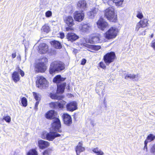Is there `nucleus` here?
<instances>
[{
    "mask_svg": "<svg viewBox=\"0 0 155 155\" xmlns=\"http://www.w3.org/2000/svg\"><path fill=\"white\" fill-rule=\"evenodd\" d=\"M12 58H15L16 54V52H15L14 53H13L12 54Z\"/></svg>",
    "mask_w": 155,
    "mask_h": 155,
    "instance_id": "864d4df0",
    "label": "nucleus"
},
{
    "mask_svg": "<svg viewBox=\"0 0 155 155\" xmlns=\"http://www.w3.org/2000/svg\"><path fill=\"white\" fill-rule=\"evenodd\" d=\"M60 37L61 38H63L64 37V34L63 33H60Z\"/></svg>",
    "mask_w": 155,
    "mask_h": 155,
    "instance_id": "603ef678",
    "label": "nucleus"
},
{
    "mask_svg": "<svg viewBox=\"0 0 155 155\" xmlns=\"http://www.w3.org/2000/svg\"><path fill=\"white\" fill-rule=\"evenodd\" d=\"M97 11L98 9L94 8L91 11L88 12L87 15L90 18H92L97 14Z\"/></svg>",
    "mask_w": 155,
    "mask_h": 155,
    "instance_id": "cd10ccee",
    "label": "nucleus"
},
{
    "mask_svg": "<svg viewBox=\"0 0 155 155\" xmlns=\"http://www.w3.org/2000/svg\"><path fill=\"white\" fill-rule=\"evenodd\" d=\"M104 16L111 22H116L117 20V15L115 14L114 9L112 7L108 8L105 10Z\"/></svg>",
    "mask_w": 155,
    "mask_h": 155,
    "instance_id": "20e7f679",
    "label": "nucleus"
},
{
    "mask_svg": "<svg viewBox=\"0 0 155 155\" xmlns=\"http://www.w3.org/2000/svg\"><path fill=\"white\" fill-rule=\"evenodd\" d=\"M38 145L40 149H43L48 147L50 146V143L47 141L40 140L38 141Z\"/></svg>",
    "mask_w": 155,
    "mask_h": 155,
    "instance_id": "a211bd4d",
    "label": "nucleus"
},
{
    "mask_svg": "<svg viewBox=\"0 0 155 155\" xmlns=\"http://www.w3.org/2000/svg\"><path fill=\"white\" fill-rule=\"evenodd\" d=\"M91 48L94 50L97 51L101 48V47L99 45H91Z\"/></svg>",
    "mask_w": 155,
    "mask_h": 155,
    "instance_id": "ea45409f",
    "label": "nucleus"
},
{
    "mask_svg": "<svg viewBox=\"0 0 155 155\" xmlns=\"http://www.w3.org/2000/svg\"><path fill=\"white\" fill-rule=\"evenodd\" d=\"M146 30H145V32L146 31Z\"/></svg>",
    "mask_w": 155,
    "mask_h": 155,
    "instance_id": "bf43d9fd",
    "label": "nucleus"
},
{
    "mask_svg": "<svg viewBox=\"0 0 155 155\" xmlns=\"http://www.w3.org/2000/svg\"><path fill=\"white\" fill-rule=\"evenodd\" d=\"M83 144L81 141L79 142L75 148V151L77 155H80L81 153L84 151L85 150L84 147H82Z\"/></svg>",
    "mask_w": 155,
    "mask_h": 155,
    "instance_id": "412c9836",
    "label": "nucleus"
},
{
    "mask_svg": "<svg viewBox=\"0 0 155 155\" xmlns=\"http://www.w3.org/2000/svg\"><path fill=\"white\" fill-rule=\"evenodd\" d=\"M136 75L128 73L126 75L125 78V79H128V78L134 79L136 78Z\"/></svg>",
    "mask_w": 155,
    "mask_h": 155,
    "instance_id": "c9c22d12",
    "label": "nucleus"
},
{
    "mask_svg": "<svg viewBox=\"0 0 155 155\" xmlns=\"http://www.w3.org/2000/svg\"><path fill=\"white\" fill-rule=\"evenodd\" d=\"M96 87H101V89H103V90L102 91L101 94L102 95H103L105 92V90L104 89L105 86L103 82L102 81H99L97 82L96 84Z\"/></svg>",
    "mask_w": 155,
    "mask_h": 155,
    "instance_id": "c85d7f7f",
    "label": "nucleus"
},
{
    "mask_svg": "<svg viewBox=\"0 0 155 155\" xmlns=\"http://www.w3.org/2000/svg\"><path fill=\"white\" fill-rule=\"evenodd\" d=\"M116 58L115 53L113 51L108 52L103 57V59L107 65L113 62Z\"/></svg>",
    "mask_w": 155,
    "mask_h": 155,
    "instance_id": "39448f33",
    "label": "nucleus"
},
{
    "mask_svg": "<svg viewBox=\"0 0 155 155\" xmlns=\"http://www.w3.org/2000/svg\"><path fill=\"white\" fill-rule=\"evenodd\" d=\"M92 151L94 153H96L97 155H103L104 153L100 150H99L98 148L96 147L95 148H93Z\"/></svg>",
    "mask_w": 155,
    "mask_h": 155,
    "instance_id": "7c9ffc66",
    "label": "nucleus"
},
{
    "mask_svg": "<svg viewBox=\"0 0 155 155\" xmlns=\"http://www.w3.org/2000/svg\"><path fill=\"white\" fill-rule=\"evenodd\" d=\"M39 101H37L35 103V109L36 110H38V106L39 104Z\"/></svg>",
    "mask_w": 155,
    "mask_h": 155,
    "instance_id": "09e8293b",
    "label": "nucleus"
},
{
    "mask_svg": "<svg viewBox=\"0 0 155 155\" xmlns=\"http://www.w3.org/2000/svg\"><path fill=\"white\" fill-rule=\"evenodd\" d=\"M74 18L77 21H81L84 17V14L82 12H80L78 11H76L74 14Z\"/></svg>",
    "mask_w": 155,
    "mask_h": 155,
    "instance_id": "6ab92c4d",
    "label": "nucleus"
},
{
    "mask_svg": "<svg viewBox=\"0 0 155 155\" xmlns=\"http://www.w3.org/2000/svg\"><path fill=\"white\" fill-rule=\"evenodd\" d=\"M149 142V140H147V138L144 142V145H147V144L148 142Z\"/></svg>",
    "mask_w": 155,
    "mask_h": 155,
    "instance_id": "6e6d98bb",
    "label": "nucleus"
},
{
    "mask_svg": "<svg viewBox=\"0 0 155 155\" xmlns=\"http://www.w3.org/2000/svg\"><path fill=\"white\" fill-rule=\"evenodd\" d=\"M97 11L98 9L94 8L91 11L88 12L87 15L90 18H92L97 14Z\"/></svg>",
    "mask_w": 155,
    "mask_h": 155,
    "instance_id": "bb28decb",
    "label": "nucleus"
},
{
    "mask_svg": "<svg viewBox=\"0 0 155 155\" xmlns=\"http://www.w3.org/2000/svg\"><path fill=\"white\" fill-rule=\"evenodd\" d=\"M63 136L62 134H60L55 131H51L49 133L46 131L43 132L41 135L42 139L48 140V141H53L55 138Z\"/></svg>",
    "mask_w": 155,
    "mask_h": 155,
    "instance_id": "7ed1b4c3",
    "label": "nucleus"
},
{
    "mask_svg": "<svg viewBox=\"0 0 155 155\" xmlns=\"http://www.w3.org/2000/svg\"><path fill=\"white\" fill-rule=\"evenodd\" d=\"M99 66L103 69H104L106 68V66L105 64L103 63V62L101 61L100 62L99 64Z\"/></svg>",
    "mask_w": 155,
    "mask_h": 155,
    "instance_id": "de8ad7c7",
    "label": "nucleus"
},
{
    "mask_svg": "<svg viewBox=\"0 0 155 155\" xmlns=\"http://www.w3.org/2000/svg\"><path fill=\"white\" fill-rule=\"evenodd\" d=\"M63 119L65 124L70 126L72 123V120L71 116L68 114L66 113L63 114Z\"/></svg>",
    "mask_w": 155,
    "mask_h": 155,
    "instance_id": "ddd939ff",
    "label": "nucleus"
},
{
    "mask_svg": "<svg viewBox=\"0 0 155 155\" xmlns=\"http://www.w3.org/2000/svg\"><path fill=\"white\" fill-rule=\"evenodd\" d=\"M67 110L70 111H73L77 109V103L75 101H73L68 104L66 105Z\"/></svg>",
    "mask_w": 155,
    "mask_h": 155,
    "instance_id": "2eb2a0df",
    "label": "nucleus"
},
{
    "mask_svg": "<svg viewBox=\"0 0 155 155\" xmlns=\"http://www.w3.org/2000/svg\"><path fill=\"white\" fill-rule=\"evenodd\" d=\"M66 103L65 101L61 100L57 102H51L49 104V105L51 108L54 109H57L63 108Z\"/></svg>",
    "mask_w": 155,
    "mask_h": 155,
    "instance_id": "9d476101",
    "label": "nucleus"
},
{
    "mask_svg": "<svg viewBox=\"0 0 155 155\" xmlns=\"http://www.w3.org/2000/svg\"><path fill=\"white\" fill-rule=\"evenodd\" d=\"M57 115L56 112L54 110H51L47 112L45 114V116L46 118L51 120L55 118Z\"/></svg>",
    "mask_w": 155,
    "mask_h": 155,
    "instance_id": "f3484780",
    "label": "nucleus"
},
{
    "mask_svg": "<svg viewBox=\"0 0 155 155\" xmlns=\"http://www.w3.org/2000/svg\"><path fill=\"white\" fill-rule=\"evenodd\" d=\"M52 13L51 11H48L45 12V16L47 17H49L52 15Z\"/></svg>",
    "mask_w": 155,
    "mask_h": 155,
    "instance_id": "c03bdc74",
    "label": "nucleus"
},
{
    "mask_svg": "<svg viewBox=\"0 0 155 155\" xmlns=\"http://www.w3.org/2000/svg\"><path fill=\"white\" fill-rule=\"evenodd\" d=\"M27 155H38V152L35 149H32L27 153Z\"/></svg>",
    "mask_w": 155,
    "mask_h": 155,
    "instance_id": "473e14b6",
    "label": "nucleus"
},
{
    "mask_svg": "<svg viewBox=\"0 0 155 155\" xmlns=\"http://www.w3.org/2000/svg\"><path fill=\"white\" fill-rule=\"evenodd\" d=\"M71 26H68L66 27L65 28L66 31H69L72 30V28H71Z\"/></svg>",
    "mask_w": 155,
    "mask_h": 155,
    "instance_id": "8fccbe9b",
    "label": "nucleus"
},
{
    "mask_svg": "<svg viewBox=\"0 0 155 155\" xmlns=\"http://www.w3.org/2000/svg\"><path fill=\"white\" fill-rule=\"evenodd\" d=\"M103 103H104V105L105 106V107H107V103H106V99H105V98H104V99Z\"/></svg>",
    "mask_w": 155,
    "mask_h": 155,
    "instance_id": "5fc2aeb1",
    "label": "nucleus"
},
{
    "mask_svg": "<svg viewBox=\"0 0 155 155\" xmlns=\"http://www.w3.org/2000/svg\"><path fill=\"white\" fill-rule=\"evenodd\" d=\"M98 28L103 31L108 26V23L102 18H100L97 23Z\"/></svg>",
    "mask_w": 155,
    "mask_h": 155,
    "instance_id": "9b49d317",
    "label": "nucleus"
},
{
    "mask_svg": "<svg viewBox=\"0 0 155 155\" xmlns=\"http://www.w3.org/2000/svg\"><path fill=\"white\" fill-rule=\"evenodd\" d=\"M21 101L23 106L25 107L27 106V99L25 97H22L21 98Z\"/></svg>",
    "mask_w": 155,
    "mask_h": 155,
    "instance_id": "72a5a7b5",
    "label": "nucleus"
},
{
    "mask_svg": "<svg viewBox=\"0 0 155 155\" xmlns=\"http://www.w3.org/2000/svg\"><path fill=\"white\" fill-rule=\"evenodd\" d=\"M123 1L124 0H113V2L118 6L122 5Z\"/></svg>",
    "mask_w": 155,
    "mask_h": 155,
    "instance_id": "e433bc0d",
    "label": "nucleus"
},
{
    "mask_svg": "<svg viewBox=\"0 0 155 155\" xmlns=\"http://www.w3.org/2000/svg\"><path fill=\"white\" fill-rule=\"evenodd\" d=\"M91 28V25L90 24L83 23L81 25L80 27V30L81 32H88Z\"/></svg>",
    "mask_w": 155,
    "mask_h": 155,
    "instance_id": "4be33fe9",
    "label": "nucleus"
},
{
    "mask_svg": "<svg viewBox=\"0 0 155 155\" xmlns=\"http://www.w3.org/2000/svg\"><path fill=\"white\" fill-rule=\"evenodd\" d=\"M65 78L61 77L60 75L56 76L53 79V82L58 84L57 93L62 94L64 91L66 84L65 82L61 83L64 81Z\"/></svg>",
    "mask_w": 155,
    "mask_h": 155,
    "instance_id": "f03ea898",
    "label": "nucleus"
},
{
    "mask_svg": "<svg viewBox=\"0 0 155 155\" xmlns=\"http://www.w3.org/2000/svg\"><path fill=\"white\" fill-rule=\"evenodd\" d=\"M12 79L15 82L17 83L20 80V76L18 72L14 71L12 74Z\"/></svg>",
    "mask_w": 155,
    "mask_h": 155,
    "instance_id": "b1692460",
    "label": "nucleus"
},
{
    "mask_svg": "<svg viewBox=\"0 0 155 155\" xmlns=\"http://www.w3.org/2000/svg\"><path fill=\"white\" fill-rule=\"evenodd\" d=\"M117 31L116 28L112 27L104 34V37L107 39L115 38L117 35Z\"/></svg>",
    "mask_w": 155,
    "mask_h": 155,
    "instance_id": "0eeeda50",
    "label": "nucleus"
},
{
    "mask_svg": "<svg viewBox=\"0 0 155 155\" xmlns=\"http://www.w3.org/2000/svg\"><path fill=\"white\" fill-rule=\"evenodd\" d=\"M137 17L140 19L142 18L143 17V15L142 12L140 11H138Z\"/></svg>",
    "mask_w": 155,
    "mask_h": 155,
    "instance_id": "79ce46f5",
    "label": "nucleus"
},
{
    "mask_svg": "<svg viewBox=\"0 0 155 155\" xmlns=\"http://www.w3.org/2000/svg\"><path fill=\"white\" fill-rule=\"evenodd\" d=\"M51 45L55 48L60 49L62 47V46L60 42L59 41L54 40L51 41Z\"/></svg>",
    "mask_w": 155,
    "mask_h": 155,
    "instance_id": "393cba45",
    "label": "nucleus"
},
{
    "mask_svg": "<svg viewBox=\"0 0 155 155\" xmlns=\"http://www.w3.org/2000/svg\"><path fill=\"white\" fill-rule=\"evenodd\" d=\"M148 20L147 19L141 20L137 24L135 28V31H137L140 28H144L147 26L148 24Z\"/></svg>",
    "mask_w": 155,
    "mask_h": 155,
    "instance_id": "f8f14e48",
    "label": "nucleus"
},
{
    "mask_svg": "<svg viewBox=\"0 0 155 155\" xmlns=\"http://www.w3.org/2000/svg\"><path fill=\"white\" fill-rule=\"evenodd\" d=\"M51 125L52 128L53 130L56 132H62V130L60 129L61 127V124L58 118H56L53 119Z\"/></svg>",
    "mask_w": 155,
    "mask_h": 155,
    "instance_id": "6e6552de",
    "label": "nucleus"
},
{
    "mask_svg": "<svg viewBox=\"0 0 155 155\" xmlns=\"http://www.w3.org/2000/svg\"><path fill=\"white\" fill-rule=\"evenodd\" d=\"M50 97L52 99L61 100L62 97L61 96L58 95L56 94L50 93Z\"/></svg>",
    "mask_w": 155,
    "mask_h": 155,
    "instance_id": "c756f323",
    "label": "nucleus"
},
{
    "mask_svg": "<svg viewBox=\"0 0 155 155\" xmlns=\"http://www.w3.org/2000/svg\"><path fill=\"white\" fill-rule=\"evenodd\" d=\"M36 86L37 87L40 89L45 88L48 86L47 81L42 76H39L36 81Z\"/></svg>",
    "mask_w": 155,
    "mask_h": 155,
    "instance_id": "423d86ee",
    "label": "nucleus"
},
{
    "mask_svg": "<svg viewBox=\"0 0 155 155\" xmlns=\"http://www.w3.org/2000/svg\"><path fill=\"white\" fill-rule=\"evenodd\" d=\"M87 3L85 0H80L77 3V6L79 9H81L82 12L85 10L87 8Z\"/></svg>",
    "mask_w": 155,
    "mask_h": 155,
    "instance_id": "aec40b11",
    "label": "nucleus"
},
{
    "mask_svg": "<svg viewBox=\"0 0 155 155\" xmlns=\"http://www.w3.org/2000/svg\"><path fill=\"white\" fill-rule=\"evenodd\" d=\"M153 36V34H152L150 36V37L151 38H152Z\"/></svg>",
    "mask_w": 155,
    "mask_h": 155,
    "instance_id": "13d9d810",
    "label": "nucleus"
},
{
    "mask_svg": "<svg viewBox=\"0 0 155 155\" xmlns=\"http://www.w3.org/2000/svg\"><path fill=\"white\" fill-rule=\"evenodd\" d=\"M41 29L44 32L46 33L49 32L50 30L49 27L47 24H45L43 26Z\"/></svg>",
    "mask_w": 155,
    "mask_h": 155,
    "instance_id": "2f4dec72",
    "label": "nucleus"
},
{
    "mask_svg": "<svg viewBox=\"0 0 155 155\" xmlns=\"http://www.w3.org/2000/svg\"><path fill=\"white\" fill-rule=\"evenodd\" d=\"M18 72L20 74L21 77H23L24 76V72L19 67H18Z\"/></svg>",
    "mask_w": 155,
    "mask_h": 155,
    "instance_id": "49530a36",
    "label": "nucleus"
},
{
    "mask_svg": "<svg viewBox=\"0 0 155 155\" xmlns=\"http://www.w3.org/2000/svg\"><path fill=\"white\" fill-rule=\"evenodd\" d=\"M38 52L41 54H44L48 51V46L45 43H41L38 47Z\"/></svg>",
    "mask_w": 155,
    "mask_h": 155,
    "instance_id": "dca6fc26",
    "label": "nucleus"
},
{
    "mask_svg": "<svg viewBox=\"0 0 155 155\" xmlns=\"http://www.w3.org/2000/svg\"><path fill=\"white\" fill-rule=\"evenodd\" d=\"M103 89H101V88L98 87H96L95 91L97 93L98 95H100V92L102 91Z\"/></svg>",
    "mask_w": 155,
    "mask_h": 155,
    "instance_id": "37998d69",
    "label": "nucleus"
},
{
    "mask_svg": "<svg viewBox=\"0 0 155 155\" xmlns=\"http://www.w3.org/2000/svg\"><path fill=\"white\" fill-rule=\"evenodd\" d=\"M65 65L61 61H55L52 62L50 64L49 69V73L53 74L55 73L61 71L65 69Z\"/></svg>",
    "mask_w": 155,
    "mask_h": 155,
    "instance_id": "f257e3e1",
    "label": "nucleus"
},
{
    "mask_svg": "<svg viewBox=\"0 0 155 155\" xmlns=\"http://www.w3.org/2000/svg\"><path fill=\"white\" fill-rule=\"evenodd\" d=\"M33 94L34 98L37 101H39L40 100V98L39 97L38 94L35 92H33Z\"/></svg>",
    "mask_w": 155,
    "mask_h": 155,
    "instance_id": "a19ab883",
    "label": "nucleus"
},
{
    "mask_svg": "<svg viewBox=\"0 0 155 155\" xmlns=\"http://www.w3.org/2000/svg\"><path fill=\"white\" fill-rule=\"evenodd\" d=\"M146 149V151H147V145H144V149Z\"/></svg>",
    "mask_w": 155,
    "mask_h": 155,
    "instance_id": "4d7b16f0",
    "label": "nucleus"
},
{
    "mask_svg": "<svg viewBox=\"0 0 155 155\" xmlns=\"http://www.w3.org/2000/svg\"><path fill=\"white\" fill-rule=\"evenodd\" d=\"M52 150L51 149L48 148L44 151L43 153V155H49V153L51 152Z\"/></svg>",
    "mask_w": 155,
    "mask_h": 155,
    "instance_id": "58836bf2",
    "label": "nucleus"
},
{
    "mask_svg": "<svg viewBox=\"0 0 155 155\" xmlns=\"http://www.w3.org/2000/svg\"><path fill=\"white\" fill-rule=\"evenodd\" d=\"M66 38L68 41L73 42L78 39L79 37L74 33H68L66 36Z\"/></svg>",
    "mask_w": 155,
    "mask_h": 155,
    "instance_id": "4468645a",
    "label": "nucleus"
},
{
    "mask_svg": "<svg viewBox=\"0 0 155 155\" xmlns=\"http://www.w3.org/2000/svg\"><path fill=\"white\" fill-rule=\"evenodd\" d=\"M147 138L149 140V142H151L155 139V136L152 134H150L148 135Z\"/></svg>",
    "mask_w": 155,
    "mask_h": 155,
    "instance_id": "f704fd0d",
    "label": "nucleus"
},
{
    "mask_svg": "<svg viewBox=\"0 0 155 155\" xmlns=\"http://www.w3.org/2000/svg\"><path fill=\"white\" fill-rule=\"evenodd\" d=\"M48 59L45 57L43 58L41 62L37 63L36 65V68L39 72H44L46 70V66L45 63L48 62Z\"/></svg>",
    "mask_w": 155,
    "mask_h": 155,
    "instance_id": "1a4fd4ad",
    "label": "nucleus"
},
{
    "mask_svg": "<svg viewBox=\"0 0 155 155\" xmlns=\"http://www.w3.org/2000/svg\"><path fill=\"white\" fill-rule=\"evenodd\" d=\"M64 21L65 23L68 26H72L74 25L73 19L71 16L66 17Z\"/></svg>",
    "mask_w": 155,
    "mask_h": 155,
    "instance_id": "5701e85b",
    "label": "nucleus"
},
{
    "mask_svg": "<svg viewBox=\"0 0 155 155\" xmlns=\"http://www.w3.org/2000/svg\"><path fill=\"white\" fill-rule=\"evenodd\" d=\"M3 119L8 123H9L11 121L10 117L8 115L6 116H4L3 117Z\"/></svg>",
    "mask_w": 155,
    "mask_h": 155,
    "instance_id": "4c0bfd02",
    "label": "nucleus"
},
{
    "mask_svg": "<svg viewBox=\"0 0 155 155\" xmlns=\"http://www.w3.org/2000/svg\"><path fill=\"white\" fill-rule=\"evenodd\" d=\"M89 42L91 44H94L99 43L100 42V40L98 36H93L89 41Z\"/></svg>",
    "mask_w": 155,
    "mask_h": 155,
    "instance_id": "a878e982",
    "label": "nucleus"
},
{
    "mask_svg": "<svg viewBox=\"0 0 155 155\" xmlns=\"http://www.w3.org/2000/svg\"><path fill=\"white\" fill-rule=\"evenodd\" d=\"M86 62V60L84 58H83L81 61V64L82 65H84Z\"/></svg>",
    "mask_w": 155,
    "mask_h": 155,
    "instance_id": "3c124183",
    "label": "nucleus"
},
{
    "mask_svg": "<svg viewBox=\"0 0 155 155\" xmlns=\"http://www.w3.org/2000/svg\"><path fill=\"white\" fill-rule=\"evenodd\" d=\"M150 152L154 154H155V144H153L151 147Z\"/></svg>",
    "mask_w": 155,
    "mask_h": 155,
    "instance_id": "a18cd8bd",
    "label": "nucleus"
}]
</instances>
